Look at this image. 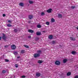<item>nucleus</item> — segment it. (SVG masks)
Listing matches in <instances>:
<instances>
[{
	"instance_id": "nucleus-1",
	"label": "nucleus",
	"mask_w": 78,
	"mask_h": 78,
	"mask_svg": "<svg viewBox=\"0 0 78 78\" xmlns=\"http://www.w3.org/2000/svg\"><path fill=\"white\" fill-rule=\"evenodd\" d=\"M39 56H40V54L38 53H36L34 55V58H37L39 57Z\"/></svg>"
},
{
	"instance_id": "nucleus-2",
	"label": "nucleus",
	"mask_w": 78,
	"mask_h": 78,
	"mask_svg": "<svg viewBox=\"0 0 78 78\" xmlns=\"http://www.w3.org/2000/svg\"><path fill=\"white\" fill-rule=\"evenodd\" d=\"M11 48L12 50H16V47L15 45L13 44L11 45Z\"/></svg>"
},
{
	"instance_id": "nucleus-3",
	"label": "nucleus",
	"mask_w": 78,
	"mask_h": 78,
	"mask_svg": "<svg viewBox=\"0 0 78 78\" xmlns=\"http://www.w3.org/2000/svg\"><path fill=\"white\" fill-rule=\"evenodd\" d=\"M2 38L4 39V40H6V36L5 34H3V37H2Z\"/></svg>"
},
{
	"instance_id": "nucleus-4",
	"label": "nucleus",
	"mask_w": 78,
	"mask_h": 78,
	"mask_svg": "<svg viewBox=\"0 0 78 78\" xmlns=\"http://www.w3.org/2000/svg\"><path fill=\"white\" fill-rule=\"evenodd\" d=\"M55 64L56 65L59 66V65H60V62L59 61H57L56 62H55Z\"/></svg>"
},
{
	"instance_id": "nucleus-5",
	"label": "nucleus",
	"mask_w": 78,
	"mask_h": 78,
	"mask_svg": "<svg viewBox=\"0 0 78 78\" xmlns=\"http://www.w3.org/2000/svg\"><path fill=\"white\" fill-rule=\"evenodd\" d=\"M51 11H52V9H48L47 11V12L48 13H51Z\"/></svg>"
},
{
	"instance_id": "nucleus-6",
	"label": "nucleus",
	"mask_w": 78,
	"mask_h": 78,
	"mask_svg": "<svg viewBox=\"0 0 78 78\" xmlns=\"http://www.w3.org/2000/svg\"><path fill=\"white\" fill-rule=\"evenodd\" d=\"M29 19H31L33 18V15H30L29 16Z\"/></svg>"
},
{
	"instance_id": "nucleus-7",
	"label": "nucleus",
	"mask_w": 78,
	"mask_h": 78,
	"mask_svg": "<svg viewBox=\"0 0 78 78\" xmlns=\"http://www.w3.org/2000/svg\"><path fill=\"white\" fill-rule=\"evenodd\" d=\"M28 31L29 33H32V34L33 33H34V31H33V30L31 29L29 30H28Z\"/></svg>"
},
{
	"instance_id": "nucleus-8",
	"label": "nucleus",
	"mask_w": 78,
	"mask_h": 78,
	"mask_svg": "<svg viewBox=\"0 0 78 78\" xmlns=\"http://www.w3.org/2000/svg\"><path fill=\"white\" fill-rule=\"evenodd\" d=\"M41 32L39 31L37 32L36 33L37 35L38 36L41 35Z\"/></svg>"
},
{
	"instance_id": "nucleus-9",
	"label": "nucleus",
	"mask_w": 78,
	"mask_h": 78,
	"mask_svg": "<svg viewBox=\"0 0 78 78\" xmlns=\"http://www.w3.org/2000/svg\"><path fill=\"white\" fill-rule=\"evenodd\" d=\"M53 37L51 35H49L48 37L50 39H53Z\"/></svg>"
},
{
	"instance_id": "nucleus-10",
	"label": "nucleus",
	"mask_w": 78,
	"mask_h": 78,
	"mask_svg": "<svg viewBox=\"0 0 78 78\" xmlns=\"http://www.w3.org/2000/svg\"><path fill=\"white\" fill-rule=\"evenodd\" d=\"M71 53L73 54V55H76V52L75 51H73L71 52Z\"/></svg>"
},
{
	"instance_id": "nucleus-11",
	"label": "nucleus",
	"mask_w": 78,
	"mask_h": 78,
	"mask_svg": "<svg viewBox=\"0 0 78 78\" xmlns=\"http://www.w3.org/2000/svg\"><path fill=\"white\" fill-rule=\"evenodd\" d=\"M36 76H37L39 77L40 76H41V74L39 73H37L36 74Z\"/></svg>"
},
{
	"instance_id": "nucleus-12",
	"label": "nucleus",
	"mask_w": 78,
	"mask_h": 78,
	"mask_svg": "<svg viewBox=\"0 0 78 78\" xmlns=\"http://www.w3.org/2000/svg\"><path fill=\"white\" fill-rule=\"evenodd\" d=\"M67 61V59H65L63 60V63H66Z\"/></svg>"
},
{
	"instance_id": "nucleus-13",
	"label": "nucleus",
	"mask_w": 78,
	"mask_h": 78,
	"mask_svg": "<svg viewBox=\"0 0 78 78\" xmlns=\"http://www.w3.org/2000/svg\"><path fill=\"white\" fill-rule=\"evenodd\" d=\"M58 17L59 18H61L62 17V16L61 14H59L58 15Z\"/></svg>"
},
{
	"instance_id": "nucleus-14",
	"label": "nucleus",
	"mask_w": 78,
	"mask_h": 78,
	"mask_svg": "<svg viewBox=\"0 0 78 78\" xmlns=\"http://www.w3.org/2000/svg\"><path fill=\"white\" fill-rule=\"evenodd\" d=\"M37 53H38V54H39V55H40V54H41V53H42V51L40 50L38 51Z\"/></svg>"
},
{
	"instance_id": "nucleus-15",
	"label": "nucleus",
	"mask_w": 78,
	"mask_h": 78,
	"mask_svg": "<svg viewBox=\"0 0 78 78\" xmlns=\"http://www.w3.org/2000/svg\"><path fill=\"white\" fill-rule=\"evenodd\" d=\"M43 61L42 60H38V63H39V64H41V63H42Z\"/></svg>"
},
{
	"instance_id": "nucleus-16",
	"label": "nucleus",
	"mask_w": 78,
	"mask_h": 78,
	"mask_svg": "<svg viewBox=\"0 0 78 78\" xmlns=\"http://www.w3.org/2000/svg\"><path fill=\"white\" fill-rule=\"evenodd\" d=\"M19 5H20V6H23V4L22 3H20L19 4Z\"/></svg>"
},
{
	"instance_id": "nucleus-17",
	"label": "nucleus",
	"mask_w": 78,
	"mask_h": 78,
	"mask_svg": "<svg viewBox=\"0 0 78 78\" xmlns=\"http://www.w3.org/2000/svg\"><path fill=\"white\" fill-rule=\"evenodd\" d=\"M51 22H55V19H54L53 18H52L51 19Z\"/></svg>"
},
{
	"instance_id": "nucleus-18",
	"label": "nucleus",
	"mask_w": 78,
	"mask_h": 78,
	"mask_svg": "<svg viewBox=\"0 0 78 78\" xmlns=\"http://www.w3.org/2000/svg\"><path fill=\"white\" fill-rule=\"evenodd\" d=\"M70 39L72 41H75V38L72 37H70Z\"/></svg>"
},
{
	"instance_id": "nucleus-19",
	"label": "nucleus",
	"mask_w": 78,
	"mask_h": 78,
	"mask_svg": "<svg viewBox=\"0 0 78 78\" xmlns=\"http://www.w3.org/2000/svg\"><path fill=\"white\" fill-rule=\"evenodd\" d=\"M70 75H71V73L70 72H68L67 74V76H70Z\"/></svg>"
},
{
	"instance_id": "nucleus-20",
	"label": "nucleus",
	"mask_w": 78,
	"mask_h": 78,
	"mask_svg": "<svg viewBox=\"0 0 78 78\" xmlns=\"http://www.w3.org/2000/svg\"><path fill=\"white\" fill-rule=\"evenodd\" d=\"M29 2L30 4H32L33 3V2L32 1H29Z\"/></svg>"
},
{
	"instance_id": "nucleus-21",
	"label": "nucleus",
	"mask_w": 78,
	"mask_h": 78,
	"mask_svg": "<svg viewBox=\"0 0 78 78\" xmlns=\"http://www.w3.org/2000/svg\"><path fill=\"white\" fill-rule=\"evenodd\" d=\"M37 27L38 28H41V25H37Z\"/></svg>"
},
{
	"instance_id": "nucleus-22",
	"label": "nucleus",
	"mask_w": 78,
	"mask_h": 78,
	"mask_svg": "<svg viewBox=\"0 0 78 78\" xmlns=\"http://www.w3.org/2000/svg\"><path fill=\"white\" fill-rule=\"evenodd\" d=\"M7 27H12V25H11V24H8L7 25Z\"/></svg>"
},
{
	"instance_id": "nucleus-23",
	"label": "nucleus",
	"mask_w": 78,
	"mask_h": 78,
	"mask_svg": "<svg viewBox=\"0 0 78 78\" xmlns=\"http://www.w3.org/2000/svg\"><path fill=\"white\" fill-rule=\"evenodd\" d=\"M13 53L15 55H17V52L16 51H14Z\"/></svg>"
},
{
	"instance_id": "nucleus-24",
	"label": "nucleus",
	"mask_w": 78,
	"mask_h": 78,
	"mask_svg": "<svg viewBox=\"0 0 78 78\" xmlns=\"http://www.w3.org/2000/svg\"><path fill=\"white\" fill-rule=\"evenodd\" d=\"M24 47H26V48H29V46L27 45H24Z\"/></svg>"
},
{
	"instance_id": "nucleus-25",
	"label": "nucleus",
	"mask_w": 78,
	"mask_h": 78,
	"mask_svg": "<svg viewBox=\"0 0 78 78\" xmlns=\"http://www.w3.org/2000/svg\"><path fill=\"white\" fill-rule=\"evenodd\" d=\"M41 16H44V15H45V13L44 12H42L41 13Z\"/></svg>"
},
{
	"instance_id": "nucleus-26",
	"label": "nucleus",
	"mask_w": 78,
	"mask_h": 78,
	"mask_svg": "<svg viewBox=\"0 0 78 78\" xmlns=\"http://www.w3.org/2000/svg\"><path fill=\"white\" fill-rule=\"evenodd\" d=\"M46 25H50V22H46Z\"/></svg>"
},
{
	"instance_id": "nucleus-27",
	"label": "nucleus",
	"mask_w": 78,
	"mask_h": 78,
	"mask_svg": "<svg viewBox=\"0 0 78 78\" xmlns=\"http://www.w3.org/2000/svg\"><path fill=\"white\" fill-rule=\"evenodd\" d=\"M52 42V44H54L56 43V41H53Z\"/></svg>"
},
{
	"instance_id": "nucleus-28",
	"label": "nucleus",
	"mask_w": 78,
	"mask_h": 78,
	"mask_svg": "<svg viewBox=\"0 0 78 78\" xmlns=\"http://www.w3.org/2000/svg\"><path fill=\"white\" fill-rule=\"evenodd\" d=\"M21 53H24V51L23 50H21Z\"/></svg>"
},
{
	"instance_id": "nucleus-29",
	"label": "nucleus",
	"mask_w": 78,
	"mask_h": 78,
	"mask_svg": "<svg viewBox=\"0 0 78 78\" xmlns=\"http://www.w3.org/2000/svg\"><path fill=\"white\" fill-rule=\"evenodd\" d=\"M15 67H16V68H17V67H18V64H16Z\"/></svg>"
},
{
	"instance_id": "nucleus-30",
	"label": "nucleus",
	"mask_w": 78,
	"mask_h": 78,
	"mask_svg": "<svg viewBox=\"0 0 78 78\" xmlns=\"http://www.w3.org/2000/svg\"><path fill=\"white\" fill-rule=\"evenodd\" d=\"M6 72V71H5V70H3L2 71V73H5Z\"/></svg>"
},
{
	"instance_id": "nucleus-31",
	"label": "nucleus",
	"mask_w": 78,
	"mask_h": 78,
	"mask_svg": "<svg viewBox=\"0 0 78 78\" xmlns=\"http://www.w3.org/2000/svg\"><path fill=\"white\" fill-rule=\"evenodd\" d=\"M4 47L5 48H8V45H5L4 46Z\"/></svg>"
},
{
	"instance_id": "nucleus-32",
	"label": "nucleus",
	"mask_w": 78,
	"mask_h": 78,
	"mask_svg": "<svg viewBox=\"0 0 78 78\" xmlns=\"http://www.w3.org/2000/svg\"><path fill=\"white\" fill-rule=\"evenodd\" d=\"M5 61H6V62H8L9 61V60L7 59H5Z\"/></svg>"
},
{
	"instance_id": "nucleus-33",
	"label": "nucleus",
	"mask_w": 78,
	"mask_h": 78,
	"mask_svg": "<svg viewBox=\"0 0 78 78\" xmlns=\"http://www.w3.org/2000/svg\"><path fill=\"white\" fill-rule=\"evenodd\" d=\"M35 40L36 41H37V40H39V38L38 37H37L36 38Z\"/></svg>"
},
{
	"instance_id": "nucleus-34",
	"label": "nucleus",
	"mask_w": 78,
	"mask_h": 78,
	"mask_svg": "<svg viewBox=\"0 0 78 78\" xmlns=\"http://www.w3.org/2000/svg\"><path fill=\"white\" fill-rule=\"evenodd\" d=\"M25 77H26V76H21V78H25Z\"/></svg>"
},
{
	"instance_id": "nucleus-35",
	"label": "nucleus",
	"mask_w": 78,
	"mask_h": 78,
	"mask_svg": "<svg viewBox=\"0 0 78 78\" xmlns=\"http://www.w3.org/2000/svg\"><path fill=\"white\" fill-rule=\"evenodd\" d=\"M74 78H78V76H76Z\"/></svg>"
},
{
	"instance_id": "nucleus-36",
	"label": "nucleus",
	"mask_w": 78,
	"mask_h": 78,
	"mask_svg": "<svg viewBox=\"0 0 78 78\" xmlns=\"http://www.w3.org/2000/svg\"><path fill=\"white\" fill-rule=\"evenodd\" d=\"M14 31L15 32H17V29H15Z\"/></svg>"
},
{
	"instance_id": "nucleus-37",
	"label": "nucleus",
	"mask_w": 78,
	"mask_h": 78,
	"mask_svg": "<svg viewBox=\"0 0 78 78\" xmlns=\"http://www.w3.org/2000/svg\"><path fill=\"white\" fill-rule=\"evenodd\" d=\"M75 7L74 6H73L72 7H71L73 9H74V8H75Z\"/></svg>"
},
{
	"instance_id": "nucleus-38",
	"label": "nucleus",
	"mask_w": 78,
	"mask_h": 78,
	"mask_svg": "<svg viewBox=\"0 0 78 78\" xmlns=\"http://www.w3.org/2000/svg\"><path fill=\"white\" fill-rule=\"evenodd\" d=\"M8 22H9V23H11L12 22H11V21L10 20H9L8 21Z\"/></svg>"
},
{
	"instance_id": "nucleus-39",
	"label": "nucleus",
	"mask_w": 78,
	"mask_h": 78,
	"mask_svg": "<svg viewBox=\"0 0 78 78\" xmlns=\"http://www.w3.org/2000/svg\"><path fill=\"white\" fill-rule=\"evenodd\" d=\"M3 17H5V16H6V15H5V14H3Z\"/></svg>"
},
{
	"instance_id": "nucleus-40",
	"label": "nucleus",
	"mask_w": 78,
	"mask_h": 78,
	"mask_svg": "<svg viewBox=\"0 0 78 78\" xmlns=\"http://www.w3.org/2000/svg\"><path fill=\"white\" fill-rule=\"evenodd\" d=\"M43 33H45V32H46V31H43Z\"/></svg>"
},
{
	"instance_id": "nucleus-41",
	"label": "nucleus",
	"mask_w": 78,
	"mask_h": 78,
	"mask_svg": "<svg viewBox=\"0 0 78 78\" xmlns=\"http://www.w3.org/2000/svg\"><path fill=\"white\" fill-rule=\"evenodd\" d=\"M28 37H29V38H31V37L30 36H29Z\"/></svg>"
},
{
	"instance_id": "nucleus-42",
	"label": "nucleus",
	"mask_w": 78,
	"mask_h": 78,
	"mask_svg": "<svg viewBox=\"0 0 78 78\" xmlns=\"http://www.w3.org/2000/svg\"><path fill=\"white\" fill-rule=\"evenodd\" d=\"M20 58V56L17 57V58Z\"/></svg>"
},
{
	"instance_id": "nucleus-43",
	"label": "nucleus",
	"mask_w": 78,
	"mask_h": 78,
	"mask_svg": "<svg viewBox=\"0 0 78 78\" xmlns=\"http://www.w3.org/2000/svg\"><path fill=\"white\" fill-rule=\"evenodd\" d=\"M1 39H2V38L0 37V40H1Z\"/></svg>"
},
{
	"instance_id": "nucleus-44",
	"label": "nucleus",
	"mask_w": 78,
	"mask_h": 78,
	"mask_svg": "<svg viewBox=\"0 0 78 78\" xmlns=\"http://www.w3.org/2000/svg\"><path fill=\"white\" fill-rule=\"evenodd\" d=\"M76 28H77V30H78V27H77Z\"/></svg>"
},
{
	"instance_id": "nucleus-45",
	"label": "nucleus",
	"mask_w": 78,
	"mask_h": 78,
	"mask_svg": "<svg viewBox=\"0 0 78 78\" xmlns=\"http://www.w3.org/2000/svg\"><path fill=\"white\" fill-rule=\"evenodd\" d=\"M28 23H30V21H29V22H28Z\"/></svg>"
}]
</instances>
